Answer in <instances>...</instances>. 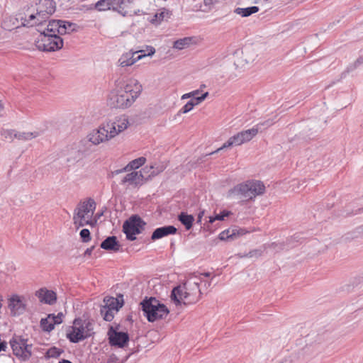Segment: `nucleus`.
Masks as SVG:
<instances>
[{
    "instance_id": "f257e3e1",
    "label": "nucleus",
    "mask_w": 363,
    "mask_h": 363,
    "mask_svg": "<svg viewBox=\"0 0 363 363\" xmlns=\"http://www.w3.org/2000/svg\"><path fill=\"white\" fill-rule=\"evenodd\" d=\"M143 91V86L135 78H128L116 84L108 96V104L112 108L126 109L130 107Z\"/></svg>"
},
{
    "instance_id": "f03ea898",
    "label": "nucleus",
    "mask_w": 363,
    "mask_h": 363,
    "mask_svg": "<svg viewBox=\"0 0 363 363\" xmlns=\"http://www.w3.org/2000/svg\"><path fill=\"white\" fill-rule=\"evenodd\" d=\"M130 125L128 118L125 115L116 117L102 123L97 128L86 135L87 140L94 145L106 143L126 130Z\"/></svg>"
},
{
    "instance_id": "7ed1b4c3",
    "label": "nucleus",
    "mask_w": 363,
    "mask_h": 363,
    "mask_svg": "<svg viewBox=\"0 0 363 363\" xmlns=\"http://www.w3.org/2000/svg\"><path fill=\"white\" fill-rule=\"evenodd\" d=\"M201 279L196 274H190L183 285L174 287L171 293V300L176 305H189L199 301L201 292L199 287Z\"/></svg>"
},
{
    "instance_id": "20e7f679",
    "label": "nucleus",
    "mask_w": 363,
    "mask_h": 363,
    "mask_svg": "<svg viewBox=\"0 0 363 363\" xmlns=\"http://www.w3.org/2000/svg\"><path fill=\"white\" fill-rule=\"evenodd\" d=\"M274 123V121L272 120H267L263 123H259L252 128L241 131L233 136L230 137L227 142H225L220 147L218 148L216 150L209 153L208 155H213L220 152L221 150L225 148L231 147L233 145H240L250 141L253 138H255L259 131L262 129V127H269Z\"/></svg>"
},
{
    "instance_id": "39448f33",
    "label": "nucleus",
    "mask_w": 363,
    "mask_h": 363,
    "mask_svg": "<svg viewBox=\"0 0 363 363\" xmlns=\"http://www.w3.org/2000/svg\"><path fill=\"white\" fill-rule=\"evenodd\" d=\"M96 208V203L92 199L80 202L74 209L73 223L77 228L86 225H93L92 216Z\"/></svg>"
},
{
    "instance_id": "423d86ee",
    "label": "nucleus",
    "mask_w": 363,
    "mask_h": 363,
    "mask_svg": "<svg viewBox=\"0 0 363 363\" xmlns=\"http://www.w3.org/2000/svg\"><path fill=\"white\" fill-rule=\"evenodd\" d=\"M264 191L265 186L262 182L251 180L235 186L231 192L242 199L249 200L263 194Z\"/></svg>"
},
{
    "instance_id": "0eeeda50",
    "label": "nucleus",
    "mask_w": 363,
    "mask_h": 363,
    "mask_svg": "<svg viewBox=\"0 0 363 363\" xmlns=\"http://www.w3.org/2000/svg\"><path fill=\"white\" fill-rule=\"evenodd\" d=\"M143 311L149 322H154L162 319L169 314V311L167 306L160 303L155 298H150L141 303Z\"/></svg>"
},
{
    "instance_id": "6e6552de",
    "label": "nucleus",
    "mask_w": 363,
    "mask_h": 363,
    "mask_svg": "<svg viewBox=\"0 0 363 363\" xmlns=\"http://www.w3.org/2000/svg\"><path fill=\"white\" fill-rule=\"evenodd\" d=\"M91 330L92 327L89 322L76 318L73 322V325L67 331V336L70 342L77 343L90 337Z\"/></svg>"
},
{
    "instance_id": "1a4fd4ad",
    "label": "nucleus",
    "mask_w": 363,
    "mask_h": 363,
    "mask_svg": "<svg viewBox=\"0 0 363 363\" xmlns=\"http://www.w3.org/2000/svg\"><path fill=\"white\" fill-rule=\"evenodd\" d=\"M35 46L39 50L52 52L60 50L63 47V40L57 34L43 31L36 40Z\"/></svg>"
},
{
    "instance_id": "9d476101",
    "label": "nucleus",
    "mask_w": 363,
    "mask_h": 363,
    "mask_svg": "<svg viewBox=\"0 0 363 363\" xmlns=\"http://www.w3.org/2000/svg\"><path fill=\"white\" fill-rule=\"evenodd\" d=\"M145 223L138 216H133L123 225V232L129 240H135V235L142 233Z\"/></svg>"
},
{
    "instance_id": "9b49d317",
    "label": "nucleus",
    "mask_w": 363,
    "mask_h": 363,
    "mask_svg": "<svg viewBox=\"0 0 363 363\" xmlns=\"http://www.w3.org/2000/svg\"><path fill=\"white\" fill-rule=\"evenodd\" d=\"M148 50L147 54H145L144 50L130 51L123 54L118 60L119 65L123 67L131 66L145 56H152L155 54V49L153 47H150Z\"/></svg>"
},
{
    "instance_id": "f8f14e48",
    "label": "nucleus",
    "mask_w": 363,
    "mask_h": 363,
    "mask_svg": "<svg viewBox=\"0 0 363 363\" xmlns=\"http://www.w3.org/2000/svg\"><path fill=\"white\" fill-rule=\"evenodd\" d=\"M77 30V25L62 20L50 21L47 26L46 33L52 34L65 35Z\"/></svg>"
},
{
    "instance_id": "ddd939ff",
    "label": "nucleus",
    "mask_w": 363,
    "mask_h": 363,
    "mask_svg": "<svg viewBox=\"0 0 363 363\" xmlns=\"http://www.w3.org/2000/svg\"><path fill=\"white\" fill-rule=\"evenodd\" d=\"M10 345L13 354L21 360H28L31 356V345L27 344L24 339H12Z\"/></svg>"
},
{
    "instance_id": "4468645a",
    "label": "nucleus",
    "mask_w": 363,
    "mask_h": 363,
    "mask_svg": "<svg viewBox=\"0 0 363 363\" xmlns=\"http://www.w3.org/2000/svg\"><path fill=\"white\" fill-rule=\"evenodd\" d=\"M118 327L114 328L113 326L108 328L107 333L108 342L111 346L123 348L129 342V335L128 333L118 331Z\"/></svg>"
},
{
    "instance_id": "2eb2a0df",
    "label": "nucleus",
    "mask_w": 363,
    "mask_h": 363,
    "mask_svg": "<svg viewBox=\"0 0 363 363\" xmlns=\"http://www.w3.org/2000/svg\"><path fill=\"white\" fill-rule=\"evenodd\" d=\"M63 313H59L57 315L49 314L47 318H42L40 327L43 330L50 332L54 329L55 325L60 324L62 322Z\"/></svg>"
},
{
    "instance_id": "dca6fc26",
    "label": "nucleus",
    "mask_w": 363,
    "mask_h": 363,
    "mask_svg": "<svg viewBox=\"0 0 363 363\" xmlns=\"http://www.w3.org/2000/svg\"><path fill=\"white\" fill-rule=\"evenodd\" d=\"M9 308L13 315H19L26 311V303L23 298L18 295H13L9 301Z\"/></svg>"
},
{
    "instance_id": "f3484780",
    "label": "nucleus",
    "mask_w": 363,
    "mask_h": 363,
    "mask_svg": "<svg viewBox=\"0 0 363 363\" xmlns=\"http://www.w3.org/2000/svg\"><path fill=\"white\" fill-rule=\"evenodd\" d=\"M144 176L141 172L133 171L127 174L121 180V184H128L130 186H137L142 184Z\"/></svg>"
},
{
    "instance_id": "a211bd4d",
    "label": "nucleus",
    "mask_w": 363,
    "mask_h": 363,
    "mask_svg": "<svg viewBox=\"0 0 363 363\" xmlns=\"http://www.w3.org/2000/svg\"><path fill=\"white\" fill-rule=\"evenodd\" d=\"M130 3L131 0H111V10L125 17L128 15L127 6Z\"/></svg>"
},
{
    "instance_id": "6ab92c4d",
    "label": "nucleus",
    "mask_w": 363,
    "mask_h": 363,
    "mask_svg": "<svg viewBox=\"0 0 363 363\" xmlns=\"http://www.w3.org/2000/svg\"><path fill=\"white\" fill-rule=\"evenodd\" d=\"M35 295L38 296L40 302L52 305L57 299L56 294L51 290L46 289H40L36 291Z\"/></svg>"
},
{
    "instance_id": "aec40b11",
    "label": "nucleus",
    "mask_w": 363,
    "mask_h": 363,
    "mask_svg": "<svg viewBox=\"0 0 363 363\" xmlns=\"http://www.w3.org/2000/svg\"><path fill=\"white\" fill-rule=\"evenodd\" d=\"M245 233V230L234 227L222 231L219 234V238L221 240H233Z\"/></svg>"
},
{
    "instance_id": "412c9836",
    "label": "nucleus",
    "mask_w": 363,
    "mask_h": 363,
    "mask_svg": "<svg viewBox=\"0 0 363 363\" xmlns=\"http://www.w3.org/2000/svg\"><path fill=\"white\" fill-rule=\"evenodd\" d=\"M177 233V228L173 225H166L156 228L152 234L151 239L156 240Z\"/></svg>"
},
{
    "instance_id": "4be33fe9",
    "label": "nucleus",
    "mask_w": 363,
    "mask_h": 363,
    "mask_svg": "<svg viewBox=\"0 0 363 363\" xmlns=\"http://www.w3.org/2000/svg\"><path fill=\"white\" fill-rule=\"evenodd\" d=\"M101 247L106 250L118 252L121 249V245L116 236H110L101 243Z\"/></svg>"
},
{
    "instance_id": "5701e85b",
    "label": "nucleus",
    "mask_w": 363,
    "mask_h": 363,
    "mask_svg": "<svg viewBox=\"0 0 363 363\" xmlns=\"http://www.w3.org/2000/svg\"><path fill=\"white\" fill-rule=\"evenodd\" d=\"M38 9L44 13L45 16L52 15L55 11V3L52 0H40L39 1Z\"/></svg>"
},
{
    "instance_id": "b1692460",
    "label": "nucleus",
    "mask_w": 363,
    "mask_h": 363,
    "mask_svg": "<svg viewBox=\"0 0 363 363\" xmlns=\"http://www.w3.org/2000/svg\"><path fill=\"white\" fill-rule=\"evenodd\" d=\"M208 95V92L203 94L200 97L191 99L189 102H187L182 108L179 111V113H186L191 111L193 108L196 106L201 103Z\"/></svg>"
},
{
    "instance_id": "393cba45",
    "label": "nucleus",
    "mask_w": 363,
    "mask_h": 363,
    "mask_svg": "<svg viewBox=\"0 0 363 363\" xmlns=\"http://www.w3.org/2000/svg\"><path fill=\"white\" fill-rule=\"evenodd\" d=\"M104 302V305L101 308H107L116 311H118L123 306V302L120 303L117 298L113 297H105Z\"/></svg>"
},
{
    "instance_id": "a878e982",
    "label": "nucleus",
    "mask_w": 363,
    "mask_h": 363,
    "mask_svg": "<svg viewBox=\"0 0 363 363\" xmlns=\"http://www.w3.org/2000/svg\"><path fill=\"white\" fill-rule=\"evenodd\" d=\"M1 26L4 29L7 30H11L19 26L18 19L16 16H7L3 20Z\"/></svg>"
},
{
    "instance_id": "bb28decb",
    "label": "nucleus",
    "mask_w": 363,
    "mask_h": 363,
    "mask_svg": "<svg viewBox=\"0 0 363 363\" xmlns=\"http://www.w3.org/2000/svg\"><path fill=\"white\" fill-rule=\"evenodd\" d=\"M194 43V38L185 37L174 41L173 44V48L181 50L184 48H189Z\"/></svg>"
},
{
    "instance_id": "cd10ccee",
    "label": "nucleus",
    "mask_w": 363,
    "mask_h": 363,
    "mask_svg": "<svg viewBox=\"0 0 363 363\" xmlns=\"http://www.w3.org/2000/svg\"><path fill=\"white\" fill-rule=\"evenodd\" d=\"M259 10V9L258 6H253L247 8H237L235 9L234 12L242 17H247L258 12Z\"/></svg>"
},
{
    "instance_id": "c85d7f7f",
    "label": "nucleus",
    "mask_w": 363,
    "mask_h": 363,
    "mask_svg": "<svg viewBox=\"0 0 363 363\" xmlns=\"http://www.w3.org/2000/svg\"><path fill=\"white\" fill-rule=\"evenodd\" d=\"M179 220L185 226L186 230H189L192 227L194 218L191 215L182 213L179 216Z\"/></svg>"
},
{
    "instance_id": "c756f323",
    "label": "nucleus",
    "mask_w": 363,
    "mask_h": 363,
    "mask_svg": "<svg viewBox=\"0 0 363 363\" xmlns=\"http://www.w3.org/2000/svg\"><path fill=\"white\" fill-rule=\"evenodd\" d=\"M146 162V158L144 157H140L137 159H135L132 161H130L127 164V168L128 170H133V169H137L141 166H143Z\"/></svg>"
},
{
    "instance_id": "7c9ffc66",
    "label": "nucleus",
    "mask_w": 363,
    "mask_h": 363,
    "mask_svg": "<svg viewBox=\"0 0 363 363\" xmlns=\"http://www.w3.org/2000/svg\"><path fill=\"white\" fill-rule=\"evenodd\" d=\"M38 132H19L14 135L16 138L22 140H29L38 136Z\"/></svg>"
},
{
    "instance_id": "2f4dec72",
    "label": "nucleus",
    "mask_w": 363,
    "mask_h": 363,
    "mask_svg": "<svg viewBox=\"0 0 363 363\" xmlns=\"http://www.w3.org/2000/svg\"><path fill=\"white\" fill-rule=\"evenodd\" d=\"M94 8L99 11L111 10V0H99L95 4Z\"/></svg>"
},
{
    "instance_id": "473e14b6",
    "label": "nucleus",
    "mask_w": 363,
    "mask_h": 363,
    "mask_svg": "<svg viewBox=\"0 0 363 363\" xmlns=\"http://www.w3.org/2000/svg\"><path fill=\"white\" fill-rule=\"evenodd\" d=\"M118 311L107 308H101L100 310L101 315L103 316L104 320L108 322L113 319L114 315Z\"/></svg>"
},
{
    "instance_id": "72a5a7b5",
    "label": "nucleus",
    "mask_w": 363,
    "mask_h": 363,
    "mask_svg": "<svg viewBox=\"0 0 363 363\" xmlns=\"http://www.w3.org/2000/svg\"><path fill=\"white\" fill-rule=\"evenodd\" d=\"M36 15L35 14H31L29 16L28 18H21V25L23 26H37L35 24L36 21Z\"/></svg>"
},
{
    "instance_id": "f704fd0d",
    "label": "nucleus",
    "mask_w": 363,
    "mask_h": 363,
    "mask_svg": "<svg viewBox=\"0 0 363 363\" xmlns=\"http://www.w3.org/2000/svg\"><path fill=\"white\" fill-rule=\"evenodd\" d=\"M230 214V212L228 211H223L220 212L219 214H216L215 216L209 217L208 222L212 223L216 220H223L225 217H228Z\"/></svg>"
},
{
    "instance_id": "c9c22d12",
    "label": "nucleus",
    "mask_w": 363,
    "mask_h": 363,
    "mask_svg": "<svg viewBox=\"0 0 363 363\" xmlns=\"http://www.w3.org/2000/svg\"><path fill=\"white\" fill-rule=\"evenodd\" d=\"M15 134L16 133L13 130L4 129L1 131V135L7 140L12 141L13 138H16Z\"/></svg>"
},
{
    "instance_id": "e433bc0d",
    "label": "nucleus",
    "mask_w": 363,
    "mask_h": 363,
    "mask_svg": "<svg viewBox=\"0 0 363 363\" xmlns=\"http://www.w3.org/2000/svg\"><path fill=\"white\" fill-rule=\"evenodd\" d=\"M36 15V21H35V24L37 26H40L41 24H43V22H45L48 18L50 17V16H45V14L44 13H41V11L40 10H38L37 9V13H35Z\"/></svg>"
},
{
    "instance_id": "4c0bfd02",
    "label": "nucleus",
    "mask_w": 363,
    "mask_h": 363,
    "mask_svg": "<svg viewBox=\"0 0 363 363\" xmlns=\"http://www.w3.org/2000/svg\"><path fill=\"white\" fill-rule=\"evenodd\" d=\"M61 353H62V351L60 350L57 349V347H53L50 348L47 351L46 356L48 358H57V357H60Z\"/></svg>"
},
{
    "instance_id": "58836bf2",
    "label": "nucleus",
    "mask_w": 363,
    "mask_h": 363,
    "mask_svg": "<svg viewBox=\"0 0 363 363\" xmlns=\"http://www.w3.org/2000/svg\"><path fill=\"white\" fill-rule=\"evenodd\" d=\"M80 237L84 242H87L91 240L90 232L88 229H82L80 232Z\"/></svg>"
},
{
    "instance_id": "ea45409f",
    "label": "nucleus",
    "mask_w": 363,
    "mask_h": 363,
    "mask_svg": "<svg viewBox=\"0 0 363 363\" xmlns=\"http://www.w3.org/2000/svg\"><path fill=\"white\" fill-rule=\"evenodd\" d=\"M129 171L128 169L127 168V165L124 167V168H122V169H117V170H115L113 172H112V175L114 176V175H118L121 173H123V172H128Z\"/></svg>"
},
{
    "instance_id": "a19ab883",
    "label": "nucleus",
    "mask_w": 363,
    "mask_h": 363,
    "mask_svg": "<svg viewBox=\"0 0 363 363\" xmlns=\"http://www.w3.org/2000/svg\"><path fill=\"white\" fill-rule=\"evenodd\" d=\"M358 67L353 62L352 64H350V65L347 66V69H346V72L347 73L350 72H352L354 70H355Z\"/></svg>"
},
{
    "instance_id": "79ce46f5",
    "label": "nucleus",
    "mask_w": 363,
    "mask_h": 363,
    "mask_svg": "<svg viewBox=\"0 0 363 363\" xmlns=\"http://www.w3.org/2000/svg\"><path fill=\"white\" fill-rule=\"evenodd\" d=\"M218 0H203V3L206 6H211L217 3Z\"/></svg>"
},
{
    "instance_id": "37998d69",
    "label": "nucleus",
    "mask_w": 363,
    "mask_h": 363,
    "mask_svg": "<svg viewBox=\"0 0 363 363\" xmlns=\"http://www.w3.org/2000/svg\"><path fill=\"white\" fill-rule=\"evenodd\" d=\"M354 63L357 66L359 67L360 65H362L363 63V57H358L354 62Z\"/></svg>"
},
{
    "instance_id": "c03bdc74",
    "label": "nucleus",
    "mask_w": 363,
    "mask_h": 363,
    "mask_svg": "<svg viewBox=\"0 0 363 363\" xmlns=\"http://www.w3.org/2000/svg\"><path fill=\"white\" fill-rule=\"evenodd\" d=\"M164 17V12L162 11L160 13H156L155 16V18H160V20L163 19Z\"/></svg>"
},
{
    "instance_id": "a18cd8bd",
    "label": "nucleus",
    "mask_w": 363,
    "mask_h": 363,
    "mask_svg": "<svg viewBox=\"0 0 363 363\" xmlns=\"http://www.w3.org/2000/svg\"><path fill=\"white\" fill-rule=\"evenodd\" d=\"M192 96H194V94H191V92L187 93V94H184V95H182V99H189V98H192Z\"/></svg>"
},
{
    "instance_id": "49530a36",
    "label": "nucleus",
    "mask_w": 363,
    "mask_h": 363,
    "mask_svg": "<svg viewBox=\"0 0 363 363\" xmlns=\"http://www.w3.org/2000/svg\"><path fill=\"white\" fill-rule=\"evenodd\" d=\"M94 247H89V248H87L86 250L85 251V255H90L94 250Z\"/></svg>"
},
{
    "instance_id": "de8ad7c7",
    "label": "nucleus",
    "mask_w": 363,
    "mask_h": 363,
    "mask_svg": "<svg viewBox=\"0 0 363 363\" xmlns=\"http://www.w3.org/2000/svg\"><path fill=\"white\" fill-rule=\"evenodd\" d=\"M191 93L194 94V96H192V99L198 98V97H199V96H197V95H198V94H199V90L193 91H191Z\"/></svg>"
},
{
    "instance_id": "09e8293b",
    "label": "nucleus",
    "mask_w": 363,
    "mask_h": 363,
    "mask_svg": "<svg viewBox=\"0 0 363 363\" xmlns=\"http://www.w3.org/2000/svg\"><path fill=\"white\" fill-rule=\"evenodd\" d=\"M196 276L199 277L202 279V276L209 277L210 276V273L209 272H205V273L200 274L199 275H196Z\"/></svg>"
},
{
    "instance_id": "8fccbe9b",
    "label": "nucleus",
    "mask_w": 363,
    "mask_h": 363,
    "mask_svg": "<svg viewBox=\"0 0 363 363\" xmlns=\"http://www.w3.org/2000/svg\"><path fill=\"white\" fill-rule=\"evenodd\" d=\"M203 215V212H201L198 216V220L197 222L200 223L201 221L202 216Z\"/></svg>"
},
{
    "instance_id": "3c124183",
    "label": "nucleus",
    "mask_w": 363,
    "mask_h": 363,
    "mask_svg": "<svg viewBox=\"0 0 363 363\" xmlns=\"http://www.w3.org/2000/svg\"><path fill=\"white\" fill-rule=\"evenodd\" d=\"M140 13H144L139 9L135 11V15H140Z\"/></svg>"
},
{
    "instance_id": "603ef678",
    "label": "nucleus",
    "mask_w": 363,
    "mask_h": 363,
    "mask_svg": "<svg viewBox=\"0 0 363 363\" xmlns=\"http://www.w3.org/2000/svg\"><path fill=\"white\" fill-rule=\"evenodd\" d=\"M59 363H72V362L69 360L64 359L62 362H60Z\"/></svg>"
},
{
    "instance_id": "864d4df0",
    "label": "nucleus",
    "mask_w": 363,
    "mask_h": 363,
    "mask_svg": "<svg viewBox=\"0 0 363 363\" xmlns=\"http://www.w3.org/2000/svg\"><path fill=\"white\" fill-rule=\"evenodd\" d=\"M211 285V283L210 282H206L205 283V286H209Z\"/></svg>"
}]
</instances>
